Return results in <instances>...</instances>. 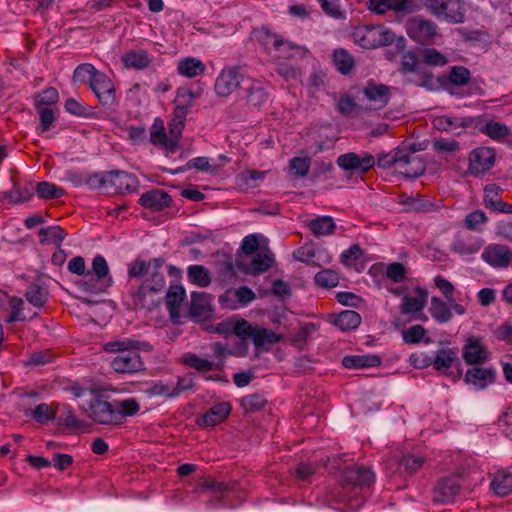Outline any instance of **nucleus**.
<instances>
[{
  "label": "nucleus",
  "mask_w": 512,
  "mask_h": 512,
  "mask_svg": "<svg viewBox=\"0 0 512 512\" xmlns=\"http://www.w3.org/2000/svg\"><path fill=\"white\" fill-rule=\"evenodd\" d=\"M96 277V282H100L104 288L98 289V291H105L108 287H110L113 283L111 275H109V267L106 259L102 255H97L93 258L92 261V270Z\"/></svg>",
  "instance_id": "31"
},
{
  "label": "nucleus",
  "mask_w": 512,
  "mask_h": 512,
  "mask_svg": "<svg viewBox=\"0 0 512 512\" xmlns=\"http://www.w3.org/2000/svg\"><path fill=\"white\" fill-rule=\"evenodd\" d=\"M399 72L404 77L405 84L422 87L428 91L437 90V81L434 74L429 69L421 66L420 59L414 51L403 53Z\"/></svg>",
  "instance_id": "4"
},
{
  "label": "nucleus",
  "mask_w": 512,
  "mask_h": 512,
  "mask_svg": "<svg viewBox=\"0 0 512 512\" xmlns=\"http://www.w3.org/2000/svg\"><path fill=\"white\" fill-rule=\"evenodd\" d=\"M471 72L464 66H452L447 74L435 77L437 90L442 87L452 96H460L455 87H462L469 83Z\"/></svg>",
  "instance_id": "12"
},
{
  "label": "nucleus",
  "mask_w": 512,
  "mask_h": 512,
  "mask_svg": "<svg viewBox=\"0 0 512 512\" xmlns=\"http://www.w3.org/2000/svg\"><path fill=\"white\" fill-rule=\"evenodd\" d=\"M363 94L369 101L376 104L377 109H380L385 107L389 101L390 87L371 80L364 87Z\"/></svg>",
  "instance_id": "22"
},
{
  "label": "nucleus",
  "mask_w": 512,
  "mask_h": 512,
  "mask_svg": "<svg viewBox=\"0 0 512 512\" xmlns=\"http://www.w3.org/2000/svg\"><path fill=\"white\" fill-rule=\"evenodd\" d=\"M186 298L185 289L181 285H172L165 295V303L171 319L176 320L180 316V307Z\"/></svg>",
  "instance_id": "26"
},
{
  "label": "nucleus",
  "mask_w": 512,
  "mask_h": 512,
  "mask_svg": "<svg viewBox=\"0 0 512 512\" xmlns=\"http://www.w3.org/2000/svg\"><path fill=\"white\" fill-rule=\"evenodd\" d=\"M502 192L501 187L496 184H488L484 188V205L486 208L495 211L497 206L500 204V193Z\"/></svg>",
  "instance_id": "54"
},
{
  "label": "nucleus",
  "mask_w": 512,
  "mask_h": 512,
  "mask_svg": "<svg viewBox=\"0 0 512 512\" xmlns=\"http://www.w3.org/2000/svg\"><path fill=\"white\" fill-rule=\"evenodd\" d=\"M122 62L126 68L142 70L152 63V57L145 50H131L122 56Z\"/></svg>",
  "instance_id": "33"
},
{
  "label": "nucleus",
  "mask_w": 512,
  "mask_h": 512,
  "mask_svg": "<svg viewBox=\"0 0 512 512\" xmlns=\"http://www.w3.org/2000/svg\"><path fill=\"white\" fill-rule=\"evenodd\" d=\"M165 287V276L157 273L152 277H146L138 287H131L128 295L132 301L133 309L152 311L157 308L161 304V294Z\"/></svg>",
  "instance_id": "3"
},
{
  "label": "nucleus",
  "mask_w": 512,
  "mask_h": 512,
  "mask_svg": "<svg viewBox=\"0 0 512 512\" xmlns=\"http://www.w3.org/2000/svg\"><path fill=\"white\" fill-rule=\"evenodd\" d=\"M242 90L247 105L254 108H260L269 97L265 85L252 77H247Z\"/></svg>",
  "instance_id": "17"
},
{
  "label": "nucleus",
  "mask_w": 512,
  "mask_h": 512,
  "mask_svg": "<svg viewBox=\"0 0 512 512\" xmlns=\"http://www.w3.org/2000/svg\"><path fill=\"white\" fill-rule=\"evenodd\" d=\"M482 259L495 268L508 267L512 260V251L505 245L487 246L481 255Z\"/></svg>",
  "instance_id": "19"
},
{
  "label": "nucleus",
  "mask_w": 512,
  "mask_h": 512,
  "mask_svg": "<svg viewBox=\"0 0 512 512\" xmlns=\"http://www.w3.org/2000/svg\"><path fill=\"white\" fill-rule=\"evenodd\" d=\"M460 491L458 478L447 477L440 479L434 488V500L440 503H449L454 500Z\"/></svg>",
  "instance_id": "20"
},
{
  "label": "nucleus",
  "mask_w": 512,
  "mask_h": 512,
  "mask_svg": "<svg viewBox=\"0 0 512 512\" xmlns=\"http://www.w3.org/2000/svg\"><path fill=\"white\" fill-rule=\"evenodd\" d=\"M273 263L272 256L268 254H256L251 262V269L254 274L263 273L267 271Z\"/></svg>",
  "instance_id": "63"
},
{
  "label": "nucleus",
  "mask_w": 512,
  "mask_h": 512,
  "mask_svg": "<svg viewBox=\"0 0 512 512\" xmlns=\"http://www.w3.org/2000/svg\"><path fill=\"white\" fill-rule=\"evenodd\" d=\"M108 192L123 194L137 191L139 180L136 175L123 171L112 170L106 172Z\"/></svg>",
  "instance_id": "15"
},
{
  "label": "nucleus",
  "mask_w": 512,
  "mask_h": 512,
  "mask_svg": "<svg viewBox=\"0 0 512 512\" xmlns=\"http://www.w3.org/2000/svg\"><path fill=\"white\" fill-rule=\"evenodd\" d=\"M333 63L342 75H348L355 66L354 57L343 48L334 50Z\"/></svg>",
  "instance_id": "40"
},
{
  "label": "nucleus",
  "mask_w": 512,
  "mask_h": 512,
  "mask_svg": "<svg viewBox=\"0 0 512 512\" xmlns=\"http://www.w3.org/2000/svg\"><path fill=\"white\" fill-rule=\"evenodd\" d=\"M141 342L134 339L110 341L103 345L107 352L115 353L111 359V368L120 374H134L145 370L139 353Z\"/></svg>",
  "instance_id": "2"
},
{
  "label": "nucleus",
  "mask_w": 512,
  "mask_h": 512,
  "mask_svg": "<svg viewBox=\"0 0 512 512\" xmlns=\"http://www.w3.org/2000/svg\"><path fill=\"white\" fill-rule=\"evenodd\" d=\"M138 203L153 212L162 211L171 206V196L162 189L154 188L141 195Z\"/></svg>",
  "instance_id": "18"
},
{
  "label": "nucleus",
  "mask_w": 512,
  "mask_h": 512,
  "mask_svg": "<svg viewBox=\"0 0 512 512\" xmlns=\"http://www.w3.org/2000/svg\"><path fill=\"white\" fill-rule=\"evenodd\" d=\"M115 405L118 425H122L126 421V417L134 416L140 410V405L134 398L115 400Z\"/></svg>",
  "instance_id": "39"
},
{
  "label": "nucleus",
  "mask_w": 512,
  "mask_h": 512,
  "mask_svg": "<svg viewBox=\"0 0 512 512\" xmlns=\"http://www.w3.org/2000/svg\"><path fill=\"white\" fill-rule=\"evenodd\" d=\"M373 481L374 474L371 469L353 465L343 471L339 485L328 491L327 498L331 503L357 508L363 503L364 490Z\"/></svg>",
  "instance_id": "1"
},
{
  "label": "nucleus",
  "mask_w": 512,
  "mask_h": 512,
  "mask_svg": "<svg viewBox=\"0 0 512 512\" xmlns=\"http://www.w3.org/2000/svg\"><path fill=\"white\" fill-rule=\"evenodd\" d=\"M336 163L344 171L365 174L375 166L376 159L369 152H363L362 154L348 152L338 156Z\"/></svg>",
  "instance_id": "10"
},
{
  "label": "nucleus",
  "mask_w": 512,
  "mask_h": 512,
  "mask_svg": "<svg viewBox=\"0 0 512 512\" xmlns=\"http://www.w3.org/2000/svg\"><path fill=\"white\" fill-rule=\"evenodd\" d=\"M89 87L102 106L111 108L116 105V90L114 84L105 73L100 71L99 74H96Z\"/></svg>",
  "instance_id": "16"
},
{
  "label": "nucleus",
  "mask_w": 512,
  "mask_h": 512,
  "mask_svg": "<svg viewBox=\"0 0 512 512\" xmlns=\"http://www.w3.org/2000/svg\"><path fill=\"white\" fill-rule=\"evenodd\" d=\"M145 393L149 396H166L169 398H175L173 384H164L161 381L153 383L149 386Z\"/></svg>",
  "instance_id": "61"
},
{
  "label": "nucleus",
  "mask_w": 512,
  "mask_h": 512,
  "mask_svg": "<svg viewBox=\"0 0 512 512\" xmlns=\"http://www.w3.org/2000/svg\"><path fill=\"white\" fill-rule=\"evenodd\" d=\"M247 77L248 76L243 74L240 67H226L216 78L214 90L218 96H229L237 88L242 89V86H244Z\"/></svg>",
  "instance_id": "9"
},
{
  "label": "nucleus",
  "mask_w": 512,
  "mask_h": 512,
  "mask_svg": "<svg viewBox=\"0 0 512 512\" xmlns=\"http://www.w3.org/2000/svg\"><path fill=\"white\" fill-rule=\"evenodd\" d=\"M386 276L394 283L402 282L406 277V268L400 262L390 263L386 268Z\"/></svg>",
  "instance_id": "64"
},
{
  "label": "nucleus",
  "mask_w": 512,
  "mask_h": 512,
  "mask_svg": "<svg viewBox=\"0 0 512 512\" xmlns=\"http://www.w3.org/2000/svg\"><path fill=\"white\" fill-rule=\"evenodd\" d=\"M495 379V372L492 369H484L474 367L469 369L465 376V381L477 386L480 389L485 388L489 383Z\"/></svg>",
  "instance_id": "34"
},
{
  "label": "nucleus",
  "mask_w": 512,
  "mask_h": 512,
  "mask_svg": "<svg viewBox=\"0 0 512 512\" xmlns=\"http://www.w3.org/2000/svg\"><path fill=\"white\" fill-rule=\"evenodd\" d=\"M311 159L305 157H293L289 160V168L296 177H305L310 169Z\"/></svg>",
  "instance_id": "58"
},
{
  "label": "nucleus",
  "mask_w": 512,
  "mask_h": 512,
  "mask_svg": "<svg viewBox=\"0 0 512 512\" xmlns=\"http://www.w3.org/2000/svg\"><path fill=\"white\" fill-rule=\"evenodd\" d=\"M324 13L334 19H345V12L341 9L340 0H318Z\"/></svg>",
  "instance_id": "59"
},
{
  "label": "nucleus",
  "mask_w": 512,
  "mask_h": 512,
  "mask_svg": "<svg viewBox=\"0 0 512 512\" xmlns=\"http://www.w3.org/2000/svg\"><path fill=\"white\" fill-rule=\"evenodd\" d=\"M99 73L100 71L97 70L92 64L84 63L77 66L74 71L73 78L74 81L86 83L90 86L94 80V76Z\"/></svg>",
  "instance_id": "52"
},
{
  "label": "nucleus",
  "mask_w": 512,
  "mask_h": 512,
  "mask_svg": "<svg viewBox=\"0 0 512 512\" xmlns=\"http://www.w3.org/2000/svg\"><path fill=\"white\" fill-rule=\"evenodd\" d=\"M459 363L457 353L450 348H441L437 350L435 357H432V366L437 371H446Z\"/></svg>",
  "instance_id": "35"
},
{
  "label": "nucleus",
  "mask_w": 512,
  "mask_h": 512,
  "mask_svg": "<svg viewBox=\"0 0 512 512\" xmlns=\"http://www.w3.org/2000/svg\"><path fill=\"white\" fill-rule=\"evenodd\" d=\"M66 234L60 226H49L41 228L39 231L40 243H55L60 245Z\"/></svg>",
  "instance_id": "50"
},
{
  "label": "nucleus",
  "mask_w": 512,
  "mask_h": 512,
  "mask_svg": "<svg viewBox=\"0 0 512 512\" xmlns=\"http://www.w3.org/2000/svg\"><path fill=\"white\" fill-rule=\"evenodd\" d=\"M403 147H397L393 149L389 153H381L377 156L376 164L379 168L389 169L393 166L399 167V162L401 160Z\"/></svg>",
  "instance_id": "49"
},
{
  "label": "nucleus",
  "mask_w": 512,
  "mask_h": 512,
  "mask_svg": "<svg viewBox=\"0 0 512 512\" xmlns=\"http://www.w3.org/2000/svg\"><path fill=\"white\" fill-rule=\"evenodd\" d=\"M353 38L362 48L373 49L392 44L395 34L383 25H363L355 28Z\"/></svg>",
  "instance_id": "7"
},
{
  "label": "nucleus",
  "mask_w": 512,
  "mask_h": 512,
  "mask_svg": "<svg viewBox=\"0 0 512 512\" xmlns=\"http://www.w3.org/2000/svg\"><path fill=\"white\" fill-rule=\"evenodd\" d=\"M315 283L323 288H333L339 283V275L332 269H323L314 277Z\"/></svg>",
  "instance_id": "55"
},
{
  "label": "nucleus",
  "mask_w": 512,
  "mask_h": 512,
  "mask_svg": "<svg viewBox=\"0 0 512 512\" xmlns=\"http://www.w3.org/2000/svg\"><path fill=\"white\" fill-rule=\"evenodd\" d=\"M205 69L204 63L193 57L184 58L180 60L177 65V72L188 78H193L203 74Z\"/></svg>",
  "instance_id": "37"
},
{
  "label": "nucleus",
  "mask_w": 512,
  "mask_h": 512,
  "mask_svg": "<svg viewBox=\"0 0 512 512\" xmlns=\"http://www.w3.org/2000/svg\"><path fill=\"white\" fill-rule=\"evenodd\" d=\"M245 329L240 330L242 336V351L237 356H244L247 353V341L251 340L257 350L269 351L273 344H276L282 340V335L261 327L259 325H253L249 321L243 324Z\"/></svg>",
  "instance_id": "6"
},
{
  "label": "nucleus",
  "mask_w": 512,
  "mask_h": 512,
  "mask_svg": "<svg viewBox=\"0 0 512 512\" xmlns=\"http://www.w3.org/2000/svg\"><path fill=\"white\" fill-rule=\"evenodd\" d=\"M32 416L36 422L46 424L56 418V409L53 410L48 404L41 403L33 410Z\"/></svg>",
  "instance_id": "57"
},
{
  "label": "nucleus",
  "mask_w": 512,
  "mask_h": 512,
  "mask_svg": "<svg viewBox=\"0 0 512 512\" xmlns=\"http://www.w3.org/2000/svg\"><path fill=\"white\" fill-rule=\"evenodd\" d=\"M435 18L451 24L463 23L465 7L462 0H419Z\"/></svg>",
  "instance_id": "5"
},
{
  "label": "nucleus",
  "mask_w": 512,
  "mask_h": 512,
  "mask_svg": "<svg viewBox=\"0 0 512 512\" xmlns=\"http://www.w3.org/2000/svg\"><path fill=\"white\" fill-rule=\"evenodd\" d=\"M150 141L154 145H161L167 141V134L165 131L164 123L160 118H156L154 120L150 131Z\"/></svg>",
  "instance_id": "60"
},
{
  "label": "nucleus",
  "mask_w": 512,
  "mask_h": 512,
  "mask_svg": "<svg viewBox=\"0 0 512 512\" xmlns=\"http://www.w3.org/2000/svg\"><path fill=\"white\" fill-rule=\"evenodd\" d=\"M430 314L438 323H447L452 318L448 305L439 297H432Z\"/></svg>",
  "instance_id": "43"
},
{
  "label": "nucleus",
  "mask_w": 512,
  "mask_h": 512,
  "mask_svg": "<svg viewBox=\"0 0 512 512\" xmlns=\"http://www.w3.org/2000/svg\"><path fill=\"white\" fill-rule=\"evenodd\" d=\"M495 151L489 147H478L469 153L467 173L478 177L482 176L494 166Z\"/></svg>",
  "instance_id": "13"
},
{
  "label": "nucleus",
  "mask_w": 512,
  "mask_h": 512,
  "mask_svg": "<svg viewBox=\"0 0 512 512\" xmlns=\"http://www.w3.org/2000/svg\"><path fill=\"white\" fill-rule=\"evenodd\" d=\"M27 301L35 307H43L48 301V291L37 283H31L26 290Z\"/></svg>",
  "instance_id": "44"
},
{
  "label": "nucleus",
  "mask_w": 512,
  "mask_h": 512,
  "mask_svg": "<svg viewBox=\"0 0 512 512\" xmlns=\"http://www.w3.org/2000/svg\"><path fill=\"white\" fill-rule=\"evenodd\" d=\"M211 297L205 292H193L191 294V302L189 313L194 318H208L212 311Z\"/></svg>",
  "instance_id": "24"
},
{
  "label": "nucleus",
  "mask_w": 512,
  "mask_h": 512,
  "mask_svg": "<svg viewBox=\"0 0 512 512\" xmlns=\"http://www.w3.org/2000/svg\"><path fill=\"white\" fill-rule=\"evenodd\" d=\"M197 489L201 492L210 493L211 499L210 503L215 499L219 502L224 493L229 491V485L225 482L216 481L213 478H203L197 483Z\"/></svg>",
  "instance_id": "29"
},
{
  "label": "nucleus",
  "mask_w": 512,
  "mask_h": 512,
  "mask_svg": "<svg viewBox=\"0 0 512 512\" xmlns=\"http://www.w3.org/2000/svg\"><path fill=\"white\" fill-rule=\"evenodd\" d=\"M254 36L256 40L264 45L265 47H268L269 45H272L273 48L277 51H280L282 48L284 49H294L297 46L292 44L289 41L283 40L280 36L272 33L269 28L263 26L259 29H256L254 31Z\"/></svg>",
  "instance_id": "25"
},
{
  "label": "nucleus",
  "mask_w": 512,
  "mask_h": 512,
  "mask_svg": "<svg viewBox=\"0 0 512 512\" xmlns=\"http://www.w3.org/2000/svg\"><path fill=\"white\" fill-rule=\"evenodd\" d=\"M266 404V398L259 393H253L241 399V406L245 413L260 411L266 406Z\"/></svg>",
  "instance_id": "51"
},
{
  "label": "nucleus",
  "mask_w": 512,
  "mask_h": 512,
  "mask_svg": "<svg viewBox=\"0 0 512 512\" xmlns=\"http://www.w3.org/2000/svg\"><path fill=\"white\" fill-rule=\"evenodd\" d=\"M246 319H238L236 321L233 320H226L223 322L218 323L214 331L220 335L228 336V335H235L240 340H242V334L240 333V330L245 329L243 327V324H246Z\"/></svg>",
  "instance_id": "45"
},
{
  "label": "nucleus",
  "mask_w": 512,
  "mask_h": 512,
  "mask_svg": "<svg viewBox=\"0 0 512 512\" xmlns=\"http://www.w3.org/2000/svg\"><path fill=\"white\" fill-rule=\"evenodd\" d=\"M56 418L58 424L66 426L67 428L78 430L85 426V422L79 420L73 412V409L68 404H58L56 406Z\"/></svg>",
  "instance_id": "32"
},
{
  "label": "nucleus",
  "mask_w": 512,
  "mask_h": 512,
  "mask_svg": "<svg viewBox=\"0 0 512 512\" xmlns=\"http://www.w3.org/2000/svg\"><path fill=\"white\" fill-rule=\"evenodd\" d=\"M115 400L108 401V397L103 394H96L94 399L89 402L88 408L81 407L86 415L96 424L106 426H117V416Z\"/></svg>",
  "instance_id": "8"
},
{
  "label": "nucleus",
  "mask_w": 512,
  "mask_h": 512,
  "mask_svg": "<svg viewBox=\"0 0 512 512\" xmlns=\"http://www.w3.org/2000/svg\"><path fill=\"white\" fill-rule=\"evenodd\" d=\"M381 358L377 355H347L342 364L347 369H361L380 366Z\"/></svg>",
  "instance_id": "30"
},
{
  "label": "nucleus",
  "mask_w": 512,
  "mask_h": 512,
  "mask_svg": "<svg viewBox=\"0 0 512 512\" xmlns=\"http://www.w3.org/2000/svg\"><path fill=\"white\" fill-rule=\"evenodd\" d=\"M190 281L200 287H207L211 283L209 270L203 265H191L188 267Z\"/></svg>",
  "instance_id": "47"
},
{
  "label": "nucleus",
  "mask_w": 512,
  "mask_h": 512,
  "mask_svg": "<svg viewBox=\"0 0 512 512\" xmlns=\"http://www.w3.org/2000/svg\"><path fill=\"white\" fill-rule=\"evenodd\" d=\"M493 491L499 496H507L512 493V474L499 471L495 474L491 483Z\"/></svg>",
  "instance_id": "41"
},
{
  "label": "nucleus",
  "mask_w": 512,
  "mask_h": 512,
  "mask_svg": "<svg viewBox=\"0 0 512 512\" xmlns=\"http://www.w3.org/2000/svg\"><path fill=\"white\" fill-rule=\"evenodd\" d=\"M406 29L409 37L422 45L432 44L437 35V25L432 20L421 17L410 19Z\"/></svg>",
  "instance_id": "11"
},
{
  "label": "nucleus",
  "mask_w": 512,
  "mask_h": 512,
  "mask_svg": "<svg viewBox=\"0 0 512 512\" xmlns=\"http://www.w3.org/2000/svg\"><path fill=\"white\" fill-rule=\"evenodd\" d=\"M420 54L421 61L428 66L443 67L448 63L447 56L435 48L421 49Z\"/></svg>",
  "instance_id": "46"
},
{
  "label": "nucleus",
  "mask_w": 512,
  "mask_h": 512,
  "mask_svg": "<svg viewBox=\"0 0 512 512\" xmlns=\"http://www.w3.org/2000/svg\"><path fill=\"white\" fill-rule=\"evenodd\" d=\"M426 333L422 325H413L402 332L403 341L407 344L419 343Z\"/></svg>",
  "instance_id": "62"
},
{
  "label": "nucleus",
  "mask_w": 512,
  "mask_h": 512,
  "mask_svg": "<svg viewBox=\"0 0 512 512\" xmlns=\"http://www.w3.org/2000/svg\"><path fill=\"white\" fill-rule=\"evenodd\" d=\"M310 231L316 237L328 236L334 233L336 224L330 216H319L308 223Z\"/></svg>",
  "instance_id": "38"
},
{
  "label": "nucleus",
  "mask_w": 512,
  "mask_h": 512,
  "mask_svg": "<svg viewBox=\"0 0 512 512\" xmlns=\"http://www.w3.org/2000/svg\"><path fill=\"white\" fill-rule=\"evenodd\" d=\"M424 463L425 458L423 456L405 454L400 459L399 466L408 474H414L423 467Z\"/></svg>",
  "instance_id": "53"
},
{
  "label": "nucleus",
  "mask_w": 512,
  "mask_h": 512,
  "mask_svg": "<svg viewBox=\"0 0 512 512\" xmlns=\"http://www.w3.org/2000/svg\"><path fill=\"white\" fill-rule=\"evenodd\" d=\"M229 402H220L209 408L198 420L199 425L212 427L222 423L230 414Z\"/></svg>",
  "instance_id": "21"
},
{
  "label": "nucleus",
  "mask_w": 512,
  "mask_h": 512,
  "mask_svg": "<svg viewBox=\"0 0 512 512\" xmlns=\"http://www.w3.org/2000/svg\"><path fill=\"white\" fill-rule=\"evenodd\" d=\"M35 108L40 116V132L44 133L49 131L56 120L54 110L51 107L40 105H36Z\"/></svg>",
  "instance_id": "56"
},
{
  "label": "nucleus",
  "mask_w": 512,
  "mask_h": 512,
  "mask_svg": "<svg viewBox=\"0 0 512 512\" xmlns=\"http://www.w3.org/2000/svg\"><path fill=\"white\" fill-rule=\"evenodd\" d=\"M417 297L405 295L402 298L400 310L402 314H413L421 312L427 304L428 293L425 289L417 287Z\"/></svg>",
  "instance_id": "27"
},
{
  "label": "nucleus",
  "mask_w": 512,
  "mask_h": 512,
  "mask_svg": "<svg viewBox=\"0 0 512 512\" xmlns=\"http://www.w3.org/2000/svg\"><path fill=\"white\" fill-rule=\"evenodd\" d=\"M361 316L354 310H344L334 316L333 324L341 331H350L358 328Z\"/></svg>",
  "instance_id": "36"
},
{
  "label": "nucleus",
  "mask_w": 512,
  "mask_h": 512,
  "mask_svg": "<svg viewBox=\"0 0 512 512\" xmlns=\"http://www.w3.org/2000/svg\"><path fill=\"white\" fill-rule=\"evenodd\" d=\"M463 358L468 365L482 364L488 358V351L479 339L469 338L463 348Z\"/></svg>",
  "instance_id": "23"
},
{
  "label": "nucleus",
  "mask_w": 512,
  "mask_h": 512,
  "mask_svg": "<svg viewBox=\"0 0 512 512\" xmlns=\"http://www.w3.org/2000/svg\"><path fill=\"white\" fill-rule=\"evenodd\" d=\"M181 363L189 368L195 369L200 373H206L213 369H222L223 367L222 363L215 364L212 361L201 358L192 352L184 353L181 357Z\"/></svg>",
  "instance_id": "28"
},
{
  "label": "nucleus",
  "mask_w": 512,
  "mask_h": 512,
  "mask_svg": "<svg viewBox=\"0 0 512 512\" xmlns=\"http://www.w3.org/2000/svg\"><path fill=\"white\" fill-rule=\"evenodd\" d=\"M415 145L403 146L398 171L406 178H416L424 174L426 164L423 159L415 155Z\"/></svg>",
  "instance_id": "14"
},
{
  "label": "nucleus",
  "mask_w": 512,
  "mask_h": 512,
  "mask_svg": "<svg viewBox=\"0 0 512 512\" xmlns=\"http://www.w3.org/2000/svg\"><path fill=\"white\" fill-rule=\"evenodd\" d=\"M481 131L489 136L491 139L501 141L510 135V129L503 123L496 121H487L481 128Z\"/></svg>",
  "instance_id": "48"
},
{
  "label": "nucleus",
  "mask_w": 512,
  "mask_h": 512,
  "mask_svg": "<svg viewBox=\"0 0 512 512\" xmlns=\"http://www.w3.org/2000/svg\"><path fill=\"white\" fill-rule=\"evenodd\" d=\"M35 193L40 199L52 200L64 196L65 190L54 183L41 181L36 184Z\"/></svg>",
  "instance_id": "42"
}]
</instances>
